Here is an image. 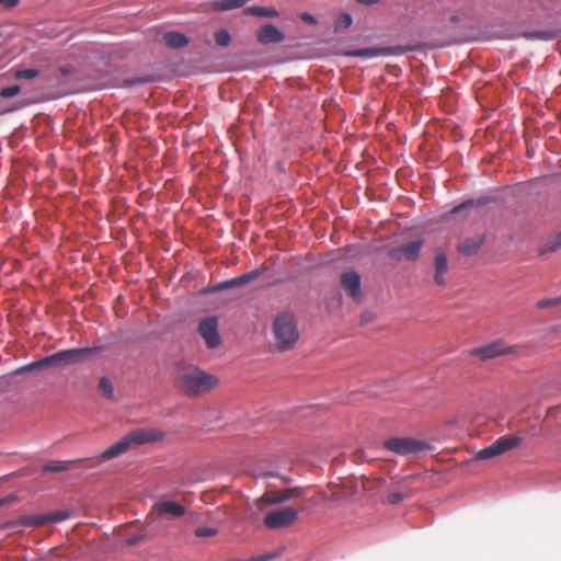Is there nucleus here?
Segmentation results:
<instances>
[{
	"mask_svg": "<svg viewBox=\"0 0 561 561\" xmlns=\"http://www.w3.org/2000/svg\"><path fill=\"white\" fill-rule=\"evenodd\" d=\"M523 442V438L518 435H504L499 437L491 445L478 450L474 454V460H489L499 457L516 447Z\"/></svg>",
	"mask_w": 561,
	"mask_h": 561,
	"instance_id": "39448f33",
	"label": "nucleus"
},
{
	"mask_svg": "<svg viewBox=\"0 0 561 561\" xmlns=\"http://www.w3.org/2000/svg\"><path fill=\"white\" fill-rule=\"evenodd\" d=\"M300 18H301L302 21H305V22H307L309 24H314L316 23V19L311 14H309V13H302Z\"/></svg>",
	"mask_w": 561,
	"mask_h": 561,
	"instance_id": "c9c22d12",
	"label": "nucleus"
},
{
	"mask_svg": "<svg viewBox=\"0 0 561 561\" xmlns=\"http://www.w3.org/2000/svg\"><path fill=\"white\" fill-rule=\"evenodd\" d=\"M38 76V71L36 69H21L18 70L14 75L15 79H25V80H32Z\"/></svg>",
	"mask_w": 561,
	"mask_h": 561,
	"instance_id": "c85d7f7f",
	"label": "nucleus"
},
{
	"mask_svg": "<svg viewBox=\"0 0 561 561\" xmlns=\"http://www.w3.org/2000/svg\"><path fill=\"white\" fill-rule=\"evenodd\" d=\"M104 346L80 347L59 351L49 356L30 363L19 369V371H28L33 369L59 368L68 365L79 364L88 360L91 356L99 354Z\"/></svg>",
	"mask_w": 561,
	"mask_h": 561,
	"instance_id": "f03ea898",
	"label": "nucleus"
},
{
	"mask_svg": "<svg viewBox=\"0 0 561 561\" xmlns=\"http://www.w3.org/2000/svg\"><path fill=\"white\" fill-rule=\"evenodd\" d=\"M3 504V501H0V506Z\"/></svg>",
	"mask_w": 561,
	"mask_h": 561,
	"instance_id": "37998d69",
	"label": "nucleus"
},
{
	"mask_svg": "<svg viewBox=\"0 0 561 561\" xmlns=\"http://www.w3.org/2000/svg\"><path fill=\"white\" fill-rule=\"evenodd\" d=\"M23 524L26 526H43L48 524L47 514H38L27 516L23 519Z\"/></svg>",
	"mask_w": 561,
	"mask_h": 561,
	"instance_id": "a878e982",
	"label": "nucleus"
},
{
	"mask_svg": "<svg viewBox=\"0 0 561 561\" xmlns=\"http://www.w3.org/2000/svg\"><path fill=\"white\" fill-rule=\"evenodd\" d=\"M99 389L103 396L107 399H114V387L107 377H102L99 381Z\"/></svg>",
	"mask_w": 561,
	"mask_h": 561,
	"instance_id": "393cba45",
	"label": "nucleus"
},
{
	"mask_svg": "<svg viewBox=\"0 0 561 561\" xmlns=\"http://www.w3.org/2000/svg\"><path fill=\"white\" fill-rule=\"evenodd\" d=\"M84 459H77L73 461L55 460L50 461L42 468V472H65L70 469V465H77L83 462Z\"/></svg>",
	"mask_w": 561,
	"mask_h": 561,
	"instance_id": "aec40b11",
	"label": "nucleus"
},
{
	"mask_svg": "<svg viewBox=\"0 0 561 561\" xmlns=\"http://www.w3.org/2000/svg\"><path fill=\"white\" fill-rule=\"evenodd\" d=\"M215 41L218 46L227 47L231 42V36L228 31L220 30L215 34Z\"/></svg>",
	"mask_w": 561,
	"mask_h": 561,
	"instance_id": "cd10ccee",
	"label": "nucleus"
},
{
	"mask_svg": "<svg viewBox=\"0 0 561 561\" xmlns=\"http://www.w3.org/2000/svg\"><path fill=\"white\" fill-rule=\"evenodd\" d=\"M485 241L483 233L468 237L461 240L457 245V251L466 256H472L479 252Z\"/></svg>",
	"mask_w": 561,
	"mask_h": 561,
	"instance_id": "4468645a",
	"label": "nucleus"
},
{
	"mask_svg": "<svg viewBox=\"0 0 561 561\" xmlns=\"http://www.w3.org/2000/svg\"><path fill=\"white\" fill-rule=\"evenodd\" d=\"M20 91H21L20 85L14 84V85H11V87L3 88L0 91V96L4 98V99L12 98V96L18 95L20 93Z\"/></svg>",
	"mask_w": 561,
	"mask_h": 561,
	"instance_id": "7c9ffc66",
	"label": "nucleus"
},
{
	"mask_svg": "<svg viewBox=\"0 0 561 561\" xmlns=\"http://www.w3.org/2000/svg\"><path fill=\"white\" fill-rule=\"evenodd\" d=\"M196 537H214L218 534V530L213 527H198L194 531Z\"/></svg>",
	"mask_w": 561,
	"mask_h": 561,
	"instance_id": "c756f323",
	"label": "nucleus"
},
{
	"mask_svg": "<svg viewBox=\"0 0 561 561\" xmlns=\"http://www.w3.org/2000/svg\"><path fill=\"white\" fill-rule=\"evenodd\" d=\"M219 385L217 376L209 374L196 365H181L176 369L174 386L191 398L203 397Z\"/></svg>",
	"mask_w": 561,
	"mask_h": 561,
	"instance_id": "f257e3e1",
	"label": "nucleus"
},
{
	"mask_svg": "<svg viewBox=\"0 0 561 561\" xmlns=\"http://www.w3.org/2000/svg\"><path fill=\"white\" fill-rule=\"evenodd\" d=\"M523 36L527 39L534 41H551L557 37V32L551 30L538 31V32H525Z\"/></svg>",
	"mask_w": 561,
	"mask_h": 561,
	"instance_id": "4be33fe9",
	"label": "nucleus"
},
{
	"mask_svg": "<svg viewBox=\"0 0 561 561\" xmlns=\"http://www.w3.org/2000/svg\"><path fill=\"white\" fill-rule=\"evenodd\" d=\"M299 510L285 506L266 513L263 524L267 529L286 528L296 523Z\"/></svg>",
	"mask_w": 561,
	"mask_h": 561,
	"instance_id": "0eeeda50",
	"label": "nucleus"
},
{
	"mask_svg": "<svg viewBox=\"0 0 561 561\" xmlns=\"http://www.w3.org/2000/svg\"><path fill=\"white\" fill-rule=\"evenodd\" d=\"M352 16L348 13H342L335 21V32L347 30L352 25Z\"/></svg>",
	"mask_w": 561,
	"mask_h": 561,
	"instance_id": "bb28decb",
	"label": "nucleus"
},
{
	"mask_svg": "<svg viewBox=\"0 0 561 561\" xmlns=\"http://www.w3.org/2000/svg\"><path fill=\"white\" fill-rule=\"evenodd\" d=\"M561 305V295L558 297L542 298L536 302L539 309H553Z\"/></svg>",
	"mask_w": 561,
	"mask_h": 561,
	"instance_id": "b1692460",
	"label": "nucleus"
},
{
	"mask_svg": "<svg viewBox=\"0 0 561 561\" xmlns=\"http://www.w3.org/2000/svg\"><path fill=\"white\" fill-rule=\"evenodd\" d=\"M341 285L348 296L357 299L362 294L360 276L353 270L345 271L341 275Z\"/></svg>",
	"mask_w": 561,
	"mask_h": 561,
	"instance_id": "f8f14e48",
	"label": "nucleus"
},
{
	"mask_svg": "<svg viewBox=\"0 0 561 561\" xmlns=\"http://www.w3.org/2000/svg\"><path fill=\"white\" fill-rule=\"evenodd\" d=\"M60 72H61L62 75H68V73H69V71H68L66 68H61V69H60Z\"/></svg>",
	"mask_w": 561,
	"mask_h": 561,
	"instance_id": "79ce46f5",
	"label": "nucleus"
},
{
	"mask_svg": "<svg viewBox=\"0 0 561 561\" xmlns=\"http://www.w3.org/2000/svg\"><path fill=\"white\" fill-rule=\"evenodd\" d=\"M68 516H69V514L67 512H65V511H58V512L49 513V514H47L48 524L49 523L62 522V520L67 519Z\"/></svg>",
	"mask_w": 561,
	"mask_h": 561,
	"instance_id": "2f4dec72",
	"label": "nucleus"
},
{
	"mask_svg": "<svg viewBox=\"0 0 561 561\" xmlns=\"http://www.w3.org/2000/svg\"><path fill=\"white\" fill-rule=\"evenodd\" d=\"M152 512L159 515L168 514L174 517H180L186 513V510L180 503L173 501H162L153 505Z\"/></svg>",
	"mask_w": 561,
	"mask_h": 561,
	"instance_id": "dca6fc26",
	"label": "nucleus"
},
{
	"mask_svg": "<svg viewBox=\"0 0 561 561\" xmlns=\"http://www.w3.org/2000/svg\"><path fill=\"white\" fill-rule=\"evenodd\" d=\"M515 346H507L503 341H494L486 345L474 347L470 350L471 355L479 356L481 359H491L500 355L512 354L515 352Z\"/></svg>",
	"mask_w": 561,
	"mask_h": 561,
	"instance_id": "6e6552de",
	"label": "nucleus"
},
{
	"mask_svg": "<svg viewBox=\"0 0 561 561\" xmlns=\"http://www.w3.org/2000/svg\"><path fill=\"white\" fill-rule=\"evenodd\" d=\"M559 248H561V232L549 238L540 248L539 252L540 254H543L547 252L556 251Z\"/></svg>",
	"mask_w": 561,
	"mask_h": 561,
	"instance_id": "5701e85b",
	"label": "nucleus"
},
{
	"mask_svg": "<svg viewBox=\"0 0 561 561\" xmlns=\"http://www.w3.org/2000/svg\"><path fill=\"white\" fill-rule=\"evenodd\" d=\"M473 206V203L472 202H466V203H462L456 207L453 208L451 210V214H458L460 213L461 210L466 209L467 207H471Z\"/></svg>",
	"mask_w": 561,
	"mask_h": 561,
	"instance_id": "f704fd0d",
	"label": "nucleus"
},
{
	"mask_svg": "<svg viewBox=\"0 0 561 561\" xmlns=\"http://www.w3.org/2000/svg\"><path fill=\"white\" fill-rule=\"evenodd\" d=\"M20 0H0V5L5 9L15 8L19 4Z\"/></svg>",
	"mask_w": 561,
	"mask_h": 561,
	"instance_id": "72a5a7b5",
	"label": "nucleus"
},
{
	"mask_svg": "<svg viewBox=\"0 0 561 561\" xmlns=\"http://www.w3.org/2000/svg\"><path fill=\"white\" fill-rule=\"evenodd\" d=\"M261 273H262V270H260V268L253 270V271L245 273L241 276L221 282V283L217 284L214 289L222 290V289H227V288H231V287H236V286H241L248 282H251V280L257 278L261 275Z\"/></svg>",
	"mask_w": 561,
	"mask_h": 561,
	"instance_id": "f3484780",
	"label": "nucleus"
},
{
	"mask_svg": "<svg viewBox=\"0 0 561 561\" xmlns=\"http://www.w3.org/2000/svg\"><path fill=\"white\" fill-rule=\"evenodd\" d=\"M448 272L447 255L443 249H437L434 259V282L443 286L446 284V274Z\"/></svg>",
	"mask_w": 561,
	"mask_h": 561,
	"instance_id": "ddd939ff",
	"label": "nucleus"
},
{
	"mask_svg": "<svg viewBox=\"0 0 561 561\" xmlns=\"http://www.w3.org/2000/svg\"><path fill=\"white\" fill-rule=\"evenodd\" d=\"M537 1L539 3V7H541L543 9H550L551 8L552 0H537Z\"/></svg>",
	"mask_w": 561,
	"mask_h": 561,
	"instance_id": "e433bc0d",
	"label": "nucleus"
},
{
	"mask_svg": "<svg viewBox=\"0 0 561 561\" xmlns=\"http://www.w3.org/2000/svg\"><path fill=\"white\" fill-rule=\"evenodd\" d=\"M243 13L247 15L262 16V18H277L279 15L278 11L273 8L265 7H248L243 10Z\"/></svg>",
	"mask_w": 561,
	"mask_h": 561,
	"instance_id": "412c9836",
	"label": "nucleus"
},
{
	"mask_svg": "<svg viewBox=\"0 0 561 561\" xmlns=\"http://www.w3.org/2000/svg\"><path fill=\"white\" fill-rule=\"evenodd\" d=\"M422 247V240H414L390 249L388 256L394 261H416Z\"/></svg>",
	"mask_w": 561,
	"mask_h": 561,
	"instance_id": "1a4fd4ad",
	"label": "nucleus"
},
{
	"mask_svg": "<svg viewBox=\"0 0 561 561\" xmlns=\"http://www.w3.org/2000/svg\"><path fill=\"white\" fill-rule=\"evenodd\" d=\"M164 438V433L156 428H137L112 444L101 455V460H111L126 454L133 447L154 443Z\"/></svg>",
	"mask_w": 561,
	"mask_h": 561,
	"instance_id": "7ed1b4c3",
	"label": "nucleus"
},
{
	"mask_svg": "<svg viewBox=\"0 0 561 561\" xmlns=\"http://www.w3.org/2000/svg\"><path fill=\"white\" fill-rule=\"evenodd\" d=\"M198 333L205 340L209 348H216L220 344V336L218 333V321L216 317H208L203 319L198 324Z\"/></svg>",
	"mask_w": 561,
	"mask_h": 561,
	"instance_id": "9d476101",
	"label": "nucleus"
},
{
	"mask_svg": "<svg viewBox=\"0 0 561 561\" xmlns=\"http://www.w3.org/2000/svg\"><path fill=\"white\" fill-rule=\"evenodd\" d=\"M305 489L301 486L288 488L279 491L276 495H263L255 501L257 506L261 505H278L291 499L299 497L304 494Z\"/></svg>",
	"mask_w": 561,
	"mask_h": 561,
	"instance_id": "9b49d317",
	"label": "nucleus"
},
{
	"mask_svg": "<svg viewBox=\"0 0 561 561\" xmlns=\"http://www.w3.org/2000/svg\"><path fill=\"white\" fill-rule=\"evenodd\" d=\"M283 481H284L285 483H290V482H291V479H290V478H288V477H284V478H283Z\"/></svg>",
	"mask_w": 561,
	"mask_h": 561,
	"instance_id": "a19ab883",
	"label": "nucleus"
},
{
	"mask_svg": "<svg viewBox=\"0 0 561 561\" xmlns=\"http://www.w3.org/2000/svg\"><path fill=\"white\" fill-rule=\"evenodd\" d=\"M388 503L392 505L399 504L403 500V495L399 492H392L387 497Z\"/></svg>",
	"mask_w": 561,
	"mask_h": 561,
	"instance_id": "473e14b6",
	"label": "nucleus"
},
{
	"mask_svg": "<svg viewBox=\"0 0 561 561\" xmlns=\"http://www.w3.org/2000/svg\"><path fill=\"white\" fill-rule=\"evenodd\" d=\"M162 39L170 48H182L188 44L187 37L179 32H167L163 34Z\"/></svg>",
	"mask_w": 561,
	"mask_h": 561,
	"instance_id": "6ab92c4d",
	"label": "nucleus"
},
{
	"mask_svg": "<svg viewBox=\"0 0 561 561\" xmlns=\"http://www.w3.org/2000/svg\"><path fill=\"white\" fill-rule=\"evenodd\" d=\"M256 38L261 44H276L284 41L285 35L273 24H264L256 33Z\"/></svg>",
	"mask_w": 561,
	"mask_h": 561,
	"instance_id": "2eb2a0df",
	"label": "nucleus"
},
{
	"mask_svg": "<svg viewBox=\"0 0 561 561\" xmlns=\"http://www.w3.org/2000/svg\"><path fill=\"white\" fill-rule=\"evenodd\" d=\"M371 319H373V318H371V316H370V314H369V316L363 314V317H362V322H368V321H370Z\"/></svg>",
	"mask_w": 561,
	"mask_h": 561,
	"instance_id": "ea45409f",
	"label": "nucleus"
},
{
	"mask_svg": "<svg viewBox=\"0 0 561 561\" xmlns=\"http://www.w3.org/2000/svg\"><path fill=\"white\" fill-rule=\"evenodd\" d=\"M389 53L388 48L368 47L360 49L347 50L343 55L347 57H359V58H374Z\"/></svg>",
	"mask_w": 561,
	"mask_h": 561,
	"instance_id": "a211bd4d",
	"label": "nucleus"
},
{
	"mask_svg": "<svg viewBox=\"0 0 561 561\" xmlns=\"http://www.w3.org/2000/svg\"><path fill=\"white\" fill-rule=\"evenodd\" d=\"M383 447L397 455L409 456L421 453L428 448V445L423 442L411 437H393L383 443Z\"/></svg>",
	"mask_w": 561,
	"mask_h": 561,
	"instance_id": "423d86ee",
	"label": "nucleus"
},
{
	"mask_svg": "<svg viewBox=\"0 0 561 561\" xmlns=\"http://www.w3.org/2000/svg\"><path fill=\"white\" fill-rule=\"evenodd\" d=\"M356 1L359 3H363V4H375V3L379 2V0H356Z\"/></svg>",
	"mask_w": 561,
	"mask_h": 561,
	"instance_id": "4c0bfd02",
	"label": "nucleus"
},
{
	"mask_svg": "<svg viewBox=\"0 0 561 561\" xmlns=\"http://www.w3.org/2000/svg\"><path fill=\"white\" fill-rule=\"evenodd\" d=\"M274 346L279 352L291 350L299 339L295 318L289 312L278 313L273 321Z\"/></svg>",
	"mask_w": 561,
	"mask_h": 561,
	"instance_id": "20e7f679",
	"label": "nucleus"
},
{
	"mask_svg": "<svg viewBox=\"0 0 561 561\" xmlns=\"http://www.w3.org/2000/svg\"><path fill=\"white\" fill-rule=\"evenodd\" d=\"M139 537H131L128 539V545H136L139 541Z\"/></svg>",
	"mask_w": 561,
	"mask_h": 561,
	"instance_id": "58836bf2",
	"label": "nucleus"
}]
</instances>
